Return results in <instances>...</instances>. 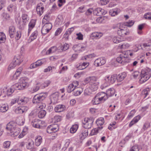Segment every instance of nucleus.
<instances>
[{
	"label": "nucleus",
	"instance_id": "nucleus-29",
	"mask_svg": "<svg viewBox=\"0 0 151 151\" xmlns=\"http://www.w3.org/2000/svg\"><path fill=\"white\" fill-rule=\"evenodd\" d=\"M102 101L96 96L92 101V102L93 105H97L100 104Z\"/></svg>",
	"mask_w": 151,
	"mask_h": 151
},
{
	"label": "nucleus",
	"instance_id": "nucleus-10",
	"mask_svg": "<svg viewBox=\"0 0 151 151\" xmlns=\"http://www.w3.org/2000/svg\"><path fill=\"white\" fill-rule=\"evenodd\" d=\"M86 80L88 81L89 85L91 86V87L92 88L93 87V85L97 83L96 82L97 78L94 76L86 78Z\"/></svg>",
	"mask_w": 151,
	"mask_h": 151
},
{
	"label": "nucleus",
	"instance_id": "nucleus-33",
	"mask_svg": "<svg viewBox=\"0 0 151 151\" xmlns=\"http://www.w3.org/2000/svg\"><path fill=\"white\" fill-rule=\"evenodd\" d=\"M74 91H75L73 94L76 96L80 95L83 91V90L81 88H76Z\"/></svg>",
	"mask_w": 151,
	"mask_h": 151
},
{
	"label": "nucleus",
	"instance_id": "nucleus-40",
	"mask_svg": "<svg viewBox=\"0 0 151 151\" xmlns=\"http://www.w3.org/2000/svg\"><path fill=\"white\" fill-rule=\"evenodd\" d=\"M104 123V119L102 118H100L96 121V123L98 125L101 126Z\"/></svg>",
	"mask_w": 151,
	"mask_h": 151
},
{
	"label": "nucleus",
	"instance_id": "nucleus-6",
	"mask_svg": "<svg viewBox=\"0 0 151 151\" xmlns=\"http://www.w3.org/2000/svg\"><path fill=\"white\" fill-rule=\"evenodd\" d=\"M141 78L139 80L140 83H143L148 80L151 76V73L147 72L145 71L141 70Z\"/></svg>",
	"mask_w": 151,
	"mask_h": 151
},
{
	"label": "nucleus",
	"instance_id": "nucleus-12",
	"mask_svg": "<svg viewBox=\"0 0 151 151\" xmlns=\"http://www.w3.org/2000/svg\"><path fill=\"white\" fill-rule=\"evenodd\" d=\"M105 80L106 81H108L109 83H113L116 80L117 81V75L114 74L112 75L110 77L108 76H107Z\"/></svg>",
	"mask_w": 151,
	"mask_h": 151
},
{
	"label": "nucleus",
	"instance_id": "nucleus-20",
	"mask_svg": "<svg viewBox=\"0 0 151 151\" xmlns=\"http://www.w3.org/2000/svg\"><path fill=\"white\" fill-rule=\"evenodd\" d=\"M18 104L21 105L25 104L27 103L28 101V99L25 97H23L21 98L18 99Z\"/></svg>",
	"mask_w": 151,
	"mask_h": 151
},
{
	"label": "nucleus",
	"instance_id": "nucleus-31",
	"mask_svg": "<svg viewBox=\"0 0 151 151\" xmlns=\"http://www.w3.org/2000/svg\"><path fill=\"white\" fill-rule=\"evenodd\" d=\"M103 34L102 32H94L92 33V35L93 37L96 39H99Z\"/></svg>",
	"mask_w": 151,
	"mask_h": 151
},
{
	"label": "nucleus",
	"instance_id": "nucleus-23",
	"mask_svg": "<svg viewBox=\"0 0 151 151\" xmlns=\"http://www.w3.org/2000/svg\"><path fill=\"white\" fill-rule=\"evenodd\" d=\"M22 70V67L19 68L16 70L15 73L13 76V78L14 79H16L19 76L21 73Z\"/></svg>",
	"mask_w": 151,
	"mask_h": 151
},
{
	"label": "nucleus",
	"instance_id": "nucleus-46",
	"mask_svg": "<svg viewBox=\"0 0 151 151\" xmlns=\"http://www.w3.org/2000/svg\"><path fill=\"white\" fill-rule=\"evenodd\" d=\"M129 46V45L128 43H125L121 45H119V47H120V48L126 49Z\"/></svg>",
	"mask_w": 151,
	"mask_h": 151
},
{
	"label": "nucleus",
	"instance_id": "nucleus-63",
	"mask_svg": "<svg viewBox=\"0 0 151 151\" xmlns=\"http://www.w3.org/2000/svg\"><path fill=\"white\" fill-rule=\"evenodd\" d=\"M14 85L11 86L10 89L8 90V92L11 93H12L15 90H16V88L14 87Z\"/></svg>",
	"mask_w": 151,
	"mask_h": 151
},
{
	"label": "nucleus",
	"instance_id": "nucleus-64",
	"mask_svg": "<svg viewBox=\"0 0 151 151\" xmlns=\"http://www.w3.org/2000/svg\"><path fill=\"white\" fill-rule=\"evenodd\" d=\"M96 56V55L94 54L93 53L92 54H90L84 57V58L85 60H86L87 58H92L93 57H94Z\"/></svg>",
	"mask_w": 151,
	"mask_h": 151
},
{
	"label": "nucleus",
	"instance_id": "nucleus-1",
	"mask_svg": "<svg viewBox=\"0 0 151 151\" xmlns=\"http://www.w3.org/2000/svg\"><path fill=\"white\" fill-rule=\"evenodd\" d=\"M22 22L20 21V19L17 18L16 20V22L17 24L19 25V28L22 29H24L27 23L29 22V17L28 15L26 14H23L22 16Z\"/></svg>",
	"mask_w": 151,
	"mask_h": 151
},
{
	"label": "nucleus",
	"instance_id": "nucleus-2",
	"mask_svg": "<svg viewBox=\"0 0 151 151\" xmlns=\"http://www.w3.org/2000/svg\"><path fill=\"white\" fill-rule=\"evenodd\" d=\"M128 56L127 52H124L120 55L119 57L116 58V61L123 65L125 63H128L129 62V60L128 58Z\"/></svg>",
	"mask_w": 151,
	"mask_h": 151
},
{
	"label": "nucleus",
	"instance_id": "nucleus-13",
	"mask_svg": "<svg viewBox=\"0 0 151 151\" xmlns=\"http://www.w3.org/2000/svg\"><path fill=\"white\" fill-rule=\"evenodd\" d=\"M93 13L97 16H101L106 14V12L104 11V9L99 8L95 9Z\"/></svg>",
	"mask_w": 151,
	"mask_h": 151
},
{
	"label": "nucleus",
	"instance_id": "nucleus-44",
	"mask_svg": "<svg viewBox=\"0 0 151 151\" xmlns=\"http://www.w3.org/2000/svg\"><path fill=\"white\" fill-rule=\"evenodd\" d=\"M35 4V0H28L27 2V6L30 7L33 5Z\"/></svg>",
	"mask_w": 151,
	"mask_h": 151
},
{
	"label": "nucleus",
	"instance_id": "nucleus-54",
	"mask_svg": "<svg viewBox=\"0 0 151 151\" xmlns=\"http://www.w3.org/2000/svg\"><path fill=\"white\" fill-rule=\"evenodd\" d=\"M134 23V22L132 20L129 21L127 22L125 24V25L127 27H130L132 26Z\"/></svg>",
	"mask_w": 151,
	"mask_h": 151
},
{
	"label": "nucleus",
	"instance_id": "nucleus-22",
	"mask_svg": "<svg viewBox=\"0 0 151 151\" xmlns=\"http://www.w3.org/2000/svg\"><path fill=\"white\" fill-rule=\"evenodd\" d=\"M43 63L42 61L40 60H37L35 63H34L31 65L30 66V68H33L41 66Z\"/></svg>",
	"mask_w": 151,
	"mask_h": 151
},
{
	"label": "nucleus",
	"instance_id": "nucleus-30",
	"mask_svg": "<svg viewBox=\"0 0 151 151\" xmlns=\"http://www.w3.org/2000/svg\"><path fill=\"white\" fill-rule=\"evenodd\" d=\"M42 138L41 137L38 136L35 139V145L37 146H39L42 142Z\"/></svg>",
	"mask_w": 151,
	"mask_h": 151
},
{
	"label": "nucleus",
	"instance_id": "nucleus-17",
	"mask_svg": "<svg viewBox=\"0 0 151 151\" xmlns=\"http://www.w3.org/2000/svg\"><path fill=\"white\" fill-rule=\"evenodd\" d=\"M16 32L15 27L14 26H10L9 29V35L11 38H13Z\"/></svg>",
	"mask_w": 151,
	"mask_h": 151
},
{
	"label": "nucleus",
	"instance_id": "nucleus-3",
	"mask_svg": "<svg viewBox=\"0 0 151 151\" xmlns=\"http://www.w3.org/2000/svg\"><path fill=\"white\" fill-rule=\"evenodd\" d=\"M47 96V93H46L37 94L34 97L32 102L33 103H40L44 100Z\"/></svg>",
	"mask_w": 151,
	"mask_h": 151
},
{
	"label": "nucleus",
	"instance_id": "nucleus-19",
	"mask_svg": "<svg viewBox=\"0 0 151 151\" xmlns=\"http://www.w3.org/2000/svg\"><path fill=\"white\" fill-rule=\"evenodd\" d=\"M126 76L127 73L125 72H122L117 75V82H120L122 81Z\"/></svg>",
	"mask_w": 151,
	"mask_h": 151
},
{
	"label": "nucleus",
	"instance_id": "nucleus-52",
	"mask_svg": "<svg viewBox=\"0 0 151 151\" xmlns=\"http://www.w3.org/2000/svg\"><path fill=\"white\" fill-rule=\"evenodd\" d=\"M69 45L68 44L65 43L61 47V49L64 51H65L68 49Z\"/></svg>",
	"mask_w": 151,
	"mask_h": 151
},
{
	"label": "nucleus",
	"instance_id": "nucleus-36",
	"mask_svg": "<svg viewBox=\"0 0 151 151\" xmlns=\"http://www.w3.org/2000/svg\"><path fill=\"white\" fill-rule=\"evenodd\" d=\"M78 128V126L77 124H75L72 126L70 128V132L72 133H75L77 131Z\"/></svg>",
	"mask_w": 151,
	"mask_h": 151
},
{
	"label": "nucleus",
	"instance_id": "nucleus-41",
	"mask_svg": "<svg viewBox=\"0 0 151 151\" xmlns=\"http://www.w3.org/2000/svg\"><path fill=\"white\" fill-rule=\"evenodd\" d=\"M27 79L26 77L22 78L20 79L19 82L23 84H26V85L27 86H28V84L27 82Z\"/></svg>",
	"mask_w": 151,
	"mask_h": 151
},
{
	"label": "nucleus",
	"instance_id": "nucleus-48",
	"mask_svg": "<svg viewBox=\"0 0 151 151\" xmlns=\"http://www.w3.org/2000/svg\"><path fill=\"white\" fill-rule=\"evenodd\" d=\"M150 91L149 88H147L142 91V94L145 95V97H146L148 94V92Z\"/></svg>",
	"mask_w": 151,
	"mask_h": 151
},
{
	"label": "nucleus",
	"instance_id": "nucleus-14",
	"mask_svg": "<svg viewBox=\"0 0 151 151\" xmlns=\"http://www.w3.org/2000/svg\"><path fill=\"white\" fill-rule=\"evenodd\" d=\"M14 86L16 88V90H23L28 87L26 84H23L20 82L15 84Z\"/></svg>",
	"mask_w": 151,
	"mask_h": 151
},
{
	"label": "nucleus",
	"instance_id": "nucleus-50",
	"mask_svg": "<svg viewBox=\"0 0 151 151\" xmlns=\"http://www.w3.org/2000/svg\"><path fill=\"white\" fill-rule=\"evenodd\" d=\"M10 145V142L9 141L4 142L3 144L4 148H7L9 147Z\"/></svg>",
	"mask_w": 151,
	"mask_h": 151
},
{
	"label": "nucleus",
	"instance_id": "nucleus-51",
	"mask_svg": "<svg viewBox=\"0 0 151 151\" xmlns=\"http://www.w3.org/2000/svg\"><path fill=\"white\" fill-rule=\"evenodd\" d=\"M77 37L76 38L77 39L79 40H82L83 39V35H82L81 32H79L78 33L76 34Z\"/></svg>",
	"mask_w": 151,
	"mask_h": 151
},
{
	"label": "nucleus",
	"instance_id": "nucleus-26",
	"mask_svg": "<svg viewBox=\"0 0 151 151\" xmlns=\"http://www.w3.org/2000/svg\"><path fill=\"white\" fill-rule=\"evenodd\" d=\"M88 135V130L87 129L82 130L79 136L81 139H84Z\"/></svg>",
	"mask_w": 151,
	"mask_h": 151
},
{
	"label": "nucleus",
	"instance_id": "nucleus-35",
	"mask_svg": "<svg viewBox=\"0 0 151 151\" xmlns=\"http://www.w3.org/2000/svg\"><path fill=\"white\" fill-rule=\"evenodd\" d=\"M2 19L4 21L9 20L10 18L9 15L6 13H3L1 15Z\"/></svg>",
	"mask_w": 151,
	"mask_h": 151
},
{
	"label": "nucleus",
	"instance_id": "nucleus-45",
	"mask_svg": "<svg viewBox=\"0 0 151 151\" xmlns=\"http://www.w3.org/2000/svg\"><path fill=\"white\" fill-rule=\"evenodd\" d=\"M49 31L47 28H46L44 26H43L41 30V32L43 35H46L48 33Z\"/></svg>",
	"mask_w": 151,
	"mask_h": 151
},
{
	"label": "nucleus",
	"instance_id": "nucleus-59",
	"mask_svg": "<svg viewBox=\"0 0 151 151\" xmlns=\"http://www.w3.org/2000/svg\"><path fill=\"white\" fill-rule=\"evenodd\" d=\"M93 11V10L92 9H88L85 13V14L87 16H89L91 15Z\"/></svg>",
	"mask_w": 151,
	"mask_h": 151
},
{
	"label": "nucleus",
	"instance_id": "nucleus-47",
	"mask_svg": "<svg viewBox=\"0 0 151 151\" xmlns=\"http://www.w3.org/2000/svg\"><path fill=\"white\" fill-rule=\"evenodd\" d=\"M43 26L46 28H47V29L49 31L51 29L52 27V24L50 23H46Z\"/></svg>",
	"mask_w": 151,
	"mask_h": 151
},
{
	"label": "nucleus",
	"instance_id": "nucleus-62",
	"mask_svg": "<svg viewBox=\"0 0 151 151\" xmlns=\"http://www.w3.org/2000/svg\"><path fill=\"white\" fill-rule=\"evenodd\" d=\"M109 0H101L100 3L102 5H105L109 1Z\"/></svg>",
	"mask_w": 151,
	"mask_h": 151
},
{
	"label": "nucleus",
	"instance_id": "nucleus-39",
	"mask_svg": "<svg viewBox=\"0 0 151 151\" xmlns=\"http://www.w3.org/2000/svg\"><path fill=\"white\" fill-rule=\"evenodd\" d=\"M38 35V32L37 31H35L31 35L30 37V38L31 40H33L36 39Z\"/></svg>",
	"mask_w": 151,
	"mask_h": 151
},
{
	"label": "nucleus",
	"instance_id": "nucleus-61",
	"mask_svg": "<svg viewBox=\"0 0 151 151\" xmlns=\"http://www.w3.org/2000/svg\"><path fill=\"white\" fill-rule=\"evenodd\" d=\"M54 119L55 122H58L60 121L61 120V117L59 116H55L54 117Z\"/></svg>",
	"mask_w": 151,
	"mask_h": 151
},
{
	"label": "nucleus",
	"instance_id": "nucleus-32",
	"mask_svg": "<svg viewBox=\"0 0 151 151\" xmlns=\"http://www.w3.org/2000/svg\"><path fill=\"white\" fill-rule=\"evenodd\" d=\"M20 57L17 56V57H15L14 58L13 61L14 63V65H19L21 62L22 61L21 59L20 60Z\"/></svg>",
	"mask_w": 151,
	"mask_h": 151
},
{
	"label": "nucleus",
	"instance_id": "nucleus-53",
	"mask_svg": "<svg viewBox=\"0 0 151 151\" xmlns=\"http://www.w3.org/2000/svg\"><path fill=\"white\" fill-rule=\"evenodd\" d=\"M139 148L138 146L135 145L133 146L129 151H139Z\"/></svg>",
	"mask_w": 151,
	"mask_h": 151
},
{
	"label": "nucleus",
	"instance_id": "nucleus-60",
	"mask_svg": "<svg viewBox=\"0 0 151 151\" xmlns=\"http://www.w3.org/2000/svg\"><path fill=\"white\" fill-rule=\"evenodd\" d=\"M6 39V36L4 33L3 34V35L0 37V43L4 42Z\"/></svg>",
	"mask_w": 151,
	"mask_h": 151
},
{
	"label": "nucleus",
	"instance_id": "nucleus-4",
	"mask_svg": "<svg viewBox=\"0 0 151 151\" xmlns=\"http://www.w3.org/2000/svg\"><path fill=\"white\" fill-rule=\"evenodd\" d=\"M122 24L121 23H118L114 27V29H118L117 30V33L120 36H124L127 35L128 32L126 30V29L125 27L122 26Z\"/></svg>",
	"mask_w": 151,
	"mask_h": 151
},
{
	"label": "nucleus",
	"instance_id": "nucleus-21",
	"mask_svg": "<svg viewBox=\"0 0 151 151\" xmlns=\"http://www.w3.org/2000/svg\"><path fill=\"white\" fill-rule=\"evenodd\" d=\"M140 119V116L139 115H138L134 117L129 123V127H131L134 124L137 123Z\"/></svg>",
	"mask_w": 151,
	"mask_h": 151
},
{
	"label": "nucleus",
	"instance_id": "nucleus-43",
	"mask_svg": "<svg viewBox=\"0 0 151 151\" xmlns=\"http://www.w3.org/2000/svg\"><path fill=\"white\" fill-rule=\"evenodd\" d=\"M73 85L71 84H70L69 86L67 88V91L68 93H70L72 91H74L75 89V88H74L73 86Z\"/></svg>",
	"mask_w": 151,
	"mask_h": 151
},
{
	"label": "nucleus",
	"instance_id": "nucleus-42",
	"mask_svg": "<svg viewBox=\"0 0 151 151\" xmlns=\"http://www.w3.org/2000/svg\"><path fill=\"white\" fill-rule=\"evenodd\" d=\"M34 145V142L33 141H31L29 142L26 144L27 148L28 149H31L33 147Z\"/></svg>",
	"mask_w": 151,
	"mask_h": 151
},
{
	"label": "nucleus",
	"instance_id": "nucleus-24",
	"mask_svg": "<svg viewBox=\"0 0 151 151\" xmlns=\"http://www.w3.org/2000/svg\"><path fill=\"white\" fill-rule=\"evenodd\" d=\"M40 121L37 119H35L33 120L32 122V125L33 127L37 128H39L40 127V126L39 124V122Z\"/></svg>",
	"mask_w": 151,
	"mask_h": 151
},
{
	"label": "nucleus",
	"instance_id": "nucleus-58",
	"mask_svg": "<svg viewBox=\"0 0 151 151\" xmlns=\"http://www.w3.org/2000/svg\"><path fill=\"white\" fill-rule=\"evenodd\" d=\"M99 130L98 128H95L92 130L91 134V135L96 134L98 132Z\"/></svg>",
	"mask_w": 151,
	"mask_h": 151
},
{
	"label": "nucleus",
	"instance_id": "nucleus-37",
	"mask_svg": "<svg viewBox=\"0 0 151 151\" xmlns=\"http://www.w3.org/2000/svg\"><path fill=\"white\" fill-rule=\"evenodd\" d=\"M46 114V111L45 110H42L39 112L38 116L40 118H42L45 116Z\"/></svg>",
	"mask_w": 151,
	"mask_h": 151
},
{
	"label": "nucleus",
	"instance_id": "nucleus-56",
	"mask_svg": "<svg viewBox=\"0 0 151 151\" xmlns=\"http://www.w3.org/2000/svg\"><path fill=\"white\" fill-rule=\"evenodd\" d=\"M58 6L59 7H60L65 3V0H58Z\"/></svg>",
	"mask_w": 151,
	"mask_h": 151
},
{
	"label": "nucleus",
	"instance_id": "nucleus-25",
	"mask_svg": "<svg viewBox=\"0 0 151 151\" xmlns=\"http://www.w3.org/2000/svg\"><path fill=\"white\" fill-rule=\"evenodd\" d=\"M115 92L114 89L113 88H110L108 89L106 91V95L107 97L111 96L113 95Z\"/></svg>",
	"mask_w": 151,
	"mask_h": 151
},
{
	"label": "nucleus",
	"instance_id": "nucleus-8",
	"mask_svg": "<svg viewBox=\"0 0 151 151\" xmlns=\"http://www.w3.org/2000/svg\"><path fill=\"white\" fill-rule=\"evenodd\" d=\"M106 63L104 58L101 57L96 59L94 62V65L97 67L104 65Z\"/></svg>",
	"mask_w": 151,
	"mask_h": 151
},
{
	"label": "nucleus",
	"instance_id": "nucleus-7",
	"mask_svg": "<svg viewBox=\"0 0 151 151\" xmlns=\"http://www.w3.org/2000/svg\"><path fill=\"white\" fill-rule=\"evenodd\" d=\"M16 124L13 122L8 123L6 125V129L11 131V133L16 132L17 130H19V129L15 127Z\"/></svg>",
	"mask_w": 151,
	"mask_h": 151
},
{
	"label": "nucleus",
	"instance_id": "nucleus-57",
	"mask_svg": "<svg viewBox=\"0 0 151 151\" xmlns=\"http://www.w3.org/2000/svg\"><path fill=\"white\" fill-rule=\"evenodd\" d=\"M144 17L145 19L151 20V13H147L144 15Z\"/></svg>",
	"mask_w": 151,
	"mask_h": 151
},
{
	"label": "nucleus",
	"instance_id": "nucleus-9",
	"mask_svg": "<svg viewBox=\"0 0 151 151\" xmlns=\"http://www.w3.org/2000/svg\"><path fill=\"white\" fill-rule=\"evenodd\" d=\"M58 93H53L50 96V104H54L57 103L58 101Z\"/></svg>",
	"mask_w": 151,
	"mask_h": 151
},
{
	"label": "nucleus",
	"instance_id": "nucleus-15",
	"mask_svg": "<svg viewBox=\"0 0 151 151\" xmlns=\"http://www.w3.org/2000/svg\"><path fill=\"white\" fill-rule=\"evenodd\" d=\"M102 101H105L108 99V97L106 95V93L104 92H99L96 95Z\"/></svg>",
	"mask_w": 151,
	"mask_h": 151
},
{
	"label": "nucleus",
	"instance_id": "nucleus-16",
	"mask_svg": "<svg viewBox=\"0 0 151 151\" xmlns=\"http://www.w3.org/2000/svg\"><path fill=\"white\" fill-rule=\"evenodd\" d=\"M58 128L57 126L56 127L50 125L47 128V132L49 134L56 132L58 130Z\"/></svg>",
	"mask_w": 151,
	"mask_h": 151
},
{
	"label": "nucleus",
	"instance_id": "nucleus-18",
	"mask_svg": "<svg viewBox=\"0 0 151 151\" xmlns=\"http://www.w3.org/2000/svg\"><path fill=\"white\" fill-rule=\"evenodd\" d=\"M65 107L63 105H57L55 108V111L57 112H60L63 111L65 109Z\"/></svg>",
	"mask_w": 151,
	"mask_h": 151
},
{
	"label": "nucleus",
	"instance_id": "nucleus-49",
	"mask_svg": "<svg viewBox=\"0 0 151 151\" xmlns=\"http://www.w3.org/2000/svg\"><path fill=\"white\" fill-rule=\"evenodd\" d=\"M150 126V124L148 122H146L145 123L142 127V130L144 131H145Z\"/></svg>",
	"mask_w": 151,
	"mask_h": 151
},
{
	"label": "nucleus",
	"instance_id": "nucleus-38",
	"mask_svg": "<svg viewBox=\"0 0 151 151\" xmlns=\"http://www.w3.org/2000/svg\"><path fill=\"white\" fill-rule=\"evenodd\" d=\"M8 106L4 104L0 107V111L2 112H5L8 109Z\"/></svg>",
	"mask_w": 151,
	"mask_h": 151
},
{
	"label": "nucleus",
	"instance_id": "nucleus-27",
	"mask_svg": "<svg viewBox=\"0 0 151 151\" xmlns=\"http://www.w3.org/2000/svg\"><path fill=\"white\" fill-rule=\"evenodd\" d=\"M84 48V47L81 46L79 44L75 45L73 47V49L75 52L79 51H82L83 50L82 49ZM83 50H84V49Z\"/></svg>",
	"mask_w": 151,
	"mask_h": 151
},
{
	"label": "nucleus",
	"instance_id": "nucleus-5",
	"mask_svg": "<svg viewBox=\"0 0 151 151\" xmlns=\"http://www.w3.org/2000/svg\"><path fill=\"white\" fill-rule=\"evenodd\" d=\"M93 121L94 119L91 117L85 118L82 122L83 127L85 129H89L92 127Z\"/></svg>",
	"mask_w": 151,
	"mask_h": 151
},
{
	"label": "nucleus",
	"instance_id": "nucleus-55",
	"mask_svg": "<svg viewBox=\"0 0 151 151\" xmlns=\"http://www.w3.org/2000/svg\"><path fill=\"white\" fill-rule=\"evenodd\" d=\"M135 113V111L134 110H132L129 113L127 118H132L133 116L134 115V114Z\"/></svg>",
	"mask_w": 151,
	"mask_h": 151
},
{
	"label": "nucleus",
	"instance_id": "nucleus-34",
	"mask_svg": "<svg viewBox=\"0 0 151 151\" xmlns=\"http://www.w3.org/2000/svg\"><path fill=\"white\" fill-rule=\"evenodd\" d=\"M51 82L49 80H46L41 85L40 88L42 89L45 88V87H47L50 83Z\"/></svg>",
	"mask_w": 151,
	"mask_h": 151
},
{
	"label": "nucleus",
	"instance_id": "nucleus-28",
	"mask_svg": "<svg viewBox=\"0 0 151 151\" xmlns=\"http://www.w3.org/2000/svg\"><path fill=\"white\" fill-rule=\"evenodd\" d=\"M35 25V23L33 20H31L29 24V29L28 30V35H29V33L32 29L34 27Z\"/></svg>",
	"mask_w": 151,
	"mask_h": 151
},
{
	"label": "nucleus",
	"instance_id": "nucleus-11",
	"mask_svg": "<svg viewBox=\"0 0 151 151\" xmlns=\"http://www.w3.org/2000/svg\"><path fill=\"white\" fill-rule=\"evenodd\" d=\"M44 7L43 6V4L40 3L38 4L36 6V10L37 14L40 16L43 13Z\"/></svg>",
	"mask_w": 151,
	"mask_h": 151
}]
</instances>
